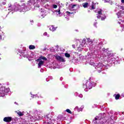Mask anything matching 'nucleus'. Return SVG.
Segmentation results:
<instances>
[{
  "label": "nucleus",
  "mask_w": 124,
  "mask_h": 124,
  "mask_svg": "<svg viewBox=\"0 0 124 124\" xmlns=\"http://www.w3.org/2000/svg\"><path fill=\"white\" fill-rule=\"evenodd\" d=\"M102 11L103 10L102 9H99V10L98 11L97 13L99 16H101V15H102Z\"/></svg>",
  "instance_id": "dca6fc26"
},
{
  "label": "nucleus",
  "mask_w": 124,
  "mask_h": 124,
  "mask_svg": "<svg viewBox=\"0 0 124 124\" xmlns=\"http://www.w3.org/2000/svg\"><path fill=\"white\" fill-rule=\"evenodd\" d=\"M0 86H1V84H0Z\"/></svg>",
  "instance_id": "ea45409f"
},
{
  "label": "nucleus",
  "mask_w": 124,
  "mask_h": 124,
  "mask_svg": "<svg viewBox=\"0 0 124 124\" xmlns=\"http://www.w3.org/2000/svg\"><path fill=\"white\" fill-rule=\"evenodd\" d=\"M58 14H61V8H59L58 9Z\"/></svg>",
  "instance_id": "a878e982"
},
{
  "label": "nucleus",
  "mask_w": 124,
  "mask_h": 124,
  "mask_svg": "<svg viewBox=\"0 0 124 124\" xmlns=\"http://www.w3.org/2000/svg\"><path fill=\"white\" fill-rule=\"evenodd\" d=\"M113 53H112V52L108 53V57H113Z\"/></svg>",
  "instance_id": "aec40b11"
},
{
  "label": "nucleus",
  "mask_w": 124,
  "mask_h": 124,
  "mask_svg": "<svg viewBox=\"0 0 124 124\" xmlns=\"http://www.w3.org/2000/svg\"><path fill=\"white\" fill-rule=\"evenodd\" d=\"M56 12H57V13H58V10H56Z\"/></svg>",
  "instance_id": "e433bc0d"
},
{
  "label": "nucleus",
  "mask_w": 124,
  "mask_h": 124,
  "mask_svg": "<svg viewBox=\"0 0 124 124\" xmlns=\"http://www.w3.org/2000/svg\"><path fill=\"white\" fill-rule=\"evenodd\" d=\"M66 112H67V113H69V114H72V112H71L69 109H67L66 110Z\"/></svg>",
  "instance_id": "4be33fe9"
},
{
  "label": "nucleus",
  "mask_w": 124,
  "mask_h": 124,
  "mask_svg": "<svg viewBox=\"0 0 124 124\" xmlns=\"http://www.w3.org/2000/svg\"><path fill=\"white\" fill-rule=\"evenodd\" d=\"M50 29H51V31H56V28L54 27V26H52Z\"/></svg>",
  "instance_id": "5701e85b"
},
{
  "label": "nucleus",
  "mask_w": 124,
  "mask_h": 124,
  "mask_svg": "<svg viewBox=\"0 0 124 124\" xmlns=\"http://www.w3.org/2000/svg\"><path fill=\"white\" fill-rule=\"evenodd\" d=\"M96 85V83L93 81H91V82H87L86 83L85 88L86 89H89L91 90V89H93V87H95Z\"/></svg>",
  "instance_id": "20e7f679"
},
{
  "label": "nucleus",
  "mask_w": 124,
  "mask_h": 124,
  "mask_svg": "<svg viewBox=\"0 0 124 124\" xmlns=\"http://www.w3.org/2000/svg\"><path fill=\"white\" fill-rule=\"evenodd\" d=\"M97 24V22H95L94 23V27H96V25Z\"/></svg>",
  "instance_id": "c756f323"
},
{
  "label": "nucleus",
  "mask_w": 124,
  "mask_h": 124,
  "mask_svg": "<svg viewBox=\"0 0 124 124\" xmlns=\"http://www.w3.org/2000/svg\"><path fill=\"white\" fill-rule=\"evenodd\" d=\"M75 6H77V4H74L72 6L71 8H72V9H73L74 8H75Z\"/></svg>",
  "instance_id": "393cba45"
},
{
  "label": "nucleus",
  "mask_w": 124,
  "mask_h": 124,
  "mask_svg": "<svg viewBox=\"0 0 124 124\" xmlns=\"http://www.w3.org/2000/svg\"><path fill=\"white\" fill-rule=\"evenodd\" d=\"M71 1H72V0H70Z\"/></svg>",
  "instance_id": "58836bf2"
},
{
  "label": "nucleus",
  "mask_w": 124,
  "mask_h": 124,
  "mask_svg": "<svg viewBox=\"0 0 124 124\" xmlns=\"http://www.w3.org/2000/svg\"><path fill=\"white\" fill-rule=\"evenodd\" d=\"M7 90L4 88H0V97H3L7 92H6Z\"/></svg>",
  "instance_id": "39448f33"
},
{
  "label": "nucleus",
  "mask_w": 124,
  "mask_h": 124,
  "mask_svg": "<svg viewBox=\"0 0 124 124\" xmlns=\"http://www.w3.org/2000/svg\"><path fill=\"white\" fill-rule=\"evenodd\" d=\"M12 121V117H6L3 118V121L5 123H10Z\"/></svg>",
  "instance_id": "423d86ee"
},
{
  "label": "nucleus",
  "mask_w": 124,
  "mask_h": 124,
  "mask_svg": "<svg viewBox=\"0 0 124 124\" xmlns=\"http://www.w3.org/2000/svg\"><path fill=\"white\" fill-rule=\"evenodd\" d=\"M93 123L94 124H104V123H106V120H104L103 118H100L99 117H95L94 120H93Z\"/></svg>",
  "instance_id": "7ed1b4c3"
},
{
  "label": "nucleus",
  "mask_w": 124,
  "mask_h": 124,
  "mask_svg": "<svg viewBox=\"0 0 124 124\" xmlns=\"http://www.w3.org/2000/svg\"><path fill=\"white\" fill-rule=\"evenodd\" d=\"M115 98L116 100H118V99H120V97H121V95L120 94H115Z\"/></svg>",
  "instance_id": "4468645a"
},
{
  "label": "nucleus",
  "mask_w": 124,
  "mask_h": 124,
  "mask_svg": "<svg viewBox=\"0 0 124 124\" xmlns=\"http://www.w3.org/2000/svg\"><path fill=\"white\" fill-rule=\"evenodd\" d=\"M97 19H100L102 21H104L106 19V16L105 15H103L102 16H97Z\"/></svg>",
  "instance_id": "6e6552de"
},
{
  "label": "nucleus",
  "mask_w": 124,
  "mask_h": 124,
  "mask_svg": "<svg viewBox=\"0 0 124 124\" xmlns=\"http://www.w3.org/2000/svg\"><path fill=\"white\" fill-rule=\"evenodd\" d=\"M45 119L46 120V121H45L46 124H55V122H56V120H55L53 118H50V115H46L45 116Z\"/></svg>",
  "instance_id": "f03ea898"
},
{
  "label": "nucleus",
  "mask_w": 124,
  "mask_h": 124,
  "mask_svg": "<svg viewBox=\"0 0 124 124\" xmlns=\"http://www.w3.org/2000/svg\"><path fill=\"white\" fill-rule=\"evenodd\" d=\"M35 4V0H30L28 1L27 5H26V4L25 3H22V2H19L18 4V7H23V9L21 10V11L20 12H27V11H29V10H31V9L34 5Z\"/></svg>",
  "instance_id": "f257e3e1"
},
{
  "label": "nucleus",
  "mask_w": 124,
  "mask_h": 124,
  "mask_svg": "<svg viewBox=\"0 0 124 124\" xmlns=\"http://www.w3.org/2000/svg\"><path fill=\"white\" fill-rule=\"evenodd\" d=\"M56 60H57V61H59V62H65V60H64V58L60 56H56Z\"/></svg>",
  "instance_id": "0eeeda50"
},
{
  "label": "nucleus",
  "mask_w": 124,
  "mask_h": 124,
  "mask_svg": "<svg viewBox=\"0 0 124 124\" xmlns=\"http://www.w3.org/2000/svg\"><path fill=\"white\" fill-rule=\"evenodd\" d=\"M72 47L73 48H74V49H75V45H73Z\"/></svg>",
  "instance_id": "473e14b6"
},
{
  "label": "nucleus",
  "mask_w": 124,
  "mask_h": 124,
  "mask_svg": "<svg viewBox=\"0 0 124 124\" xmlns=\"http://www.w3.org/2000/svg\"><path fill=\"white\" fill-rule=\"evenodd\" d=\"M95 8V7H94V4H92V6H91V9L92 10H94V9Z\"/></svg>",
  "instance_id": "b1692460"
},
{
  "label": "nucleus",
  "mask_w": 124,
  "mask_h": 124,
  "mask_svg": "<svg viewBox=\"0 0 124 124\" xmlns=\"http://www.w3.org/2000/svg\"><path fill=\"white\" fill-rule=\"evenodd\" d=\"M87 40L89 43H91V44L93 43V41H92V40H91L90 38H88Z\"/></svg>",
  "instance_id": "412c9836"
},
{
  "label": "nucleus",
  "mask_w": 124,
  "mask_h": 124,
  "mask_svg": "<svg viewBox=\"0 0 124 124\" xmlns=\"http://www.w3.org/2000/svg\"><path fill=\"white\" fill-rule=\"evenodd\" d=\"M66 13H67V14H73V13H70V12L69 11H67Z\"/></svg>",
  "instance_id": "c85d7f7f"
},
{
  "label": "nucleus",
  "mask_w": 124,
  "mask_h": 124,
  "mask_svg": "<svg viewBox=\"0 0 124 124\" xmlns=\"http://www.w3.org/2000/svg\"><path fill=\"white\" fill-rule=\"evenodd\" d=\"M122 3H124V0H121Z\"/></svg>",
  "instance_id": "72a5a7b5"
},
{
  "label": "nucleus",
  "mask_w": 124,
  "mask_h": 124,
  "mask_svg": "<svg viewBox=\"0 0 124 124\" xmlns=\"http://www.w3.org/2000/svg\"><path fill=\"white\" fill-rule=\"evenodd\" d=\"M9 8H10L11 10H12V11H13L14 10L15 11H16V6L15 5H10L9 6Z\"/></svg>",
  "instance_id": "1a4fd4ad"
},
{
  "label": "nucleus",
  "mask_w": 124,
  "mask_h": 124,
  "mask_svg": "<svg viewBox=\"0 0 124 124\" xmlns=\"http://www.w3.org/2000/svg\"><path fill=\"white\" fill-rule=\"evenodd\" d=\"M22 56L26 58V57H27V55H26V54H22Z\"/></svg>",
  "instance_id": "2f4dec72"
},
{
  "label": "nucleus",
  "mask_w": 124,
  "mask_h": 124,
  "mask_svg": "<svg viewBox=\"0 0 124 124\" xmlns=\"http://www.w3.org/2000/svg\"><path fill=\"white\" fill-rule=\"evenodd\" d=\"M2 4L3 5H5V4H6V0H4V1L2 2Z\"/></svg>",
  "instance_id": "cd10ccee"
},
{
  "label": "nucleus",
  "mask_w": 124,
  "mask_h": 124,
  "mask_svg": "<svg viewBox=\"0 0 124 124\" xmlns=\"http://www.w3.org/2000/svg\"><path fill=\"white\" fill-rule=\"evenodd\" d=\"M29 49L30 50H33L34 49H35V46H34V45H30L29 46Z\"/></svg>",
  "instance_id": "2eb2a0df"
},
{
  "label": "nucleus",
  "mask_w": 124,
  "mask_h": 124,
  "mask_svg": "<svg viewBox=\"0 0 124 124\" xmlns=\"http://www.w3.org/2000/svg\"><path fill=\"white\" fill-rule=\"evenodd\" d=\"M1 33H3V32H2V31L0 30V40L2 39V35H1Z\"/></svg>",
  "instance_id": "6ab92c4d"
},
{
  "label": "nucleus",
  "mask_w": 124,
  "mask_h": 124,
  "mask_svg": "<svg viewBox=\"0 0 124 124\" xmlns=\"http://www.w3.org/2000/svg\"><path fill=\"white\" fill-rule=\"evenodd\" d=\"M41 13H43L42 14L41 16L43 18H44V17L46 16V10L44 9L42 10Z\"/></svg>",
  "instance_id": "9d476101"
},
{
  "label": "nucleus",
  "mask_w": 124,
  "mask_h": 124,
  "mask_svg": "<svg viewBox=\"0 0 124 124\" xmlns=\"http://www.w3.org/2000/svg\"><path fill=\"white\" fill-rule=\"evenodd\" d=\"M105 50H106V49H105V48H103V51H105Z\"/></svg>",
  "instance_id": "f704fd0d"
},
{
  "label": "nucleus",
  "mask_w": 124,
  "mask_h": 124,
  "mask_svg": "<svg viewBox=\"0 0 124 124\" xmlns=\"http://www.w3.org/2000/svg\"><path fill=\"white\" fill-rule=\"evenodd\" d=\"M53 8L56 9V8H57L58 7V5H55V4H53Z\"/></svg>",
  "instance_id": "bb28decb"
},
{
  "label": "nucleus",
  "mask_w": 124,
  "mask_h": 124,
  "mask_svg": "<svg viewBox=\"0 0 124 124\" xmlns=\"http://www.w3.org/2000/svg\"><path fill=\"white\" fill-rule=\"evenodd\" d=\"M41 60H44V61H47L46 57L44 56H40L39 58L36 60V61L38 62V61H41Z\"/></svg>",
  "instance_id": "9b49d317"
},
{
  "label": "nucleus",
  "mask_w": 124,
  "mask_h": 124,
  "mask_svg": "<svg viewBox=\"0 0 124 124\" xmlns=\"http://www.w3.org/2000/svg\"><path fill=\"white\" fill-rule=\"evenodd\" d=\"M43 64H44V61H40V62L38 63L39 67H41V65H43Z\"/></svg>",
  "instance_id": "ddd939ff"
},
{
  "label": "nucleus",
  "mask_w": 124,
  "mask_h": 124,
  "mask_svg": "<svg viewBox=\"0 0 124 124\" xmlns=\"http://www.w3.org/2000/svg\"><path fill=\"white\" fill-rule=\"evenodd\" d=\"M89 6V3L88 2H84L82 4V6L84 7V8H87L88 6Z\"/></svg>",
  "instance_id": "f8f14e48"
},
{
  "label": "nucleus",
  "mask_w": 124,
  "mask_h": 124,
  "mask_svg": "<svg viewBox=\"0 0 124 124\" xmlns=\"http://www.w3.org/2000/svg\"><path fill=\"white\" fill-rule=\"evenodd\" d=\"M64 55L66 58H70V54L69 53H65Z\"/></svg>",
  "instance_id": "a211bd4d"
},
{
  "label": "nucleus",
  "mask_w": 124,
  "mask_h": 124,
  "mask_svg": "<svg viewBox=\"0 0 124 124\" xmlns=\"http://www.w3.org/2000/svg\"><path fill=\"white\" fill-rule=\"evenodd\" d=\"M37 120H41V118H37Z\"/></svg>",
  "instance_id": "c9c22d12"
},
{
  "label": "nucleus",
  "mask_w": 124,
  "mask_h": 124,
  "mask_svg": "<svg viewBox=\"0 0 124 124\" xmlns=\"http://www.w3.org/2000/svg\"><path fill=\"white\" fill-rule=\"evenodd\" d=\"M83 42H84V43H86V39H83Z\"/></svg>",
  "instance_id": "7c9ffc66"
},
{
  "label": "nucleus",
  "mask_w": 124,
  "mask_h": 124,
  "mask_svg": "<svg viewBox=\"0 0 124 124\" xmlns=\"http://www.w3.org/2000/svg\"><path fill=\"white\" fill-rule=\"evenodd\" d=\"M17 114L20 117H22V116H24V114L23 113H22V112H21V111L17 112Z\"/></svg>",
  "instance_id": "f3484780"
},
{
  "label": "nucleus",
  "mask_w": 124,
  "mask_h": 124,
  "mask_svg": "<svg viewBox=\"0 0 124 124\" xmlns=\"http://www.w3.org/2000/svg\"><path fill=\"white\" fill-rule=\"evenodd\" d=\"M83 88H85V87H83Z\"/></svg>",
  "instance_id": "a19ab883"
},
{
  "label": "nucleus",
  "mask_w": 124,
  "mask_h": 124,
  "mask_svg": "<svg viewBox=\"0 0 124 124\" xmlns=\"http://www.w3.org/2000/svg\"><path fill=\"white\" fill-rule=\"evenodd\" d=\"M67 4H68V2H67Z\"/></svg>",
  "instance_id": "4c0bfd02"
}]
</instances>
